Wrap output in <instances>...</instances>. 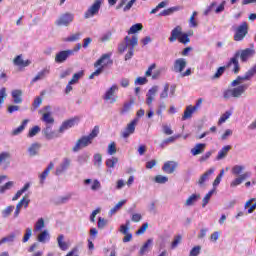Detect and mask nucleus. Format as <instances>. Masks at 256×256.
I'll return each instance as SVG.
<instances>
[{
	"instance_id": "72a5a7b5",
	"label": "nucleus",
	"mask_w": 256,
	"mask_h": 256,
	"mask_svg": "<svg viewBox=\"0 0 256 256\" xmlns=\"http://www.w3.org/2000/svg\"><path fill=\"white\" fill-rule=\"evenodd\" d=\"M137 43V36H132V38H129V36L125 37V45L128 47V49H134V47H137Z\"/></svg>"
},
{
	"instance_id": "f704fd0d",
	"label": "nucleus",
	"mask_w": 256,
	"mask_h": 256,
	"mask_svg": "<svg viewBox=\"0 0 256 256\" xmlns=\"http://www.w3.org/2000/svg\"><path fill=\"white\" fill-rule=\"evenodd\" d=\"M79 39H81V32H76L63 38L62 41H64V43H75V41H79Z\"/></svg>"
},
{
	"instance_id": "1a4fd4ad",
	"label": "nucleus",
	"mask_w": 256,
	"mask_h": 256,
	"mask_svg": "<svg viewBox=\"0 0 256 256\" xmlns=\"http://www.w3.org/2000/svg\"><path fill=\"white\" fill-rule=\"evenodd\" d=\"M83 185L86 189H90V191H100L101 182L98 179H85L83 181Z\"/></svg>"
},
{
	"instance_id": "052dcab7",
	"label": "nucleus",
	"mask_w": 256,
	"mask_h": 256,
	"mask_svg": "<svg viewBox=\"0 0 256 256\" xmlns=\"http://www.w3.org/2000/svg\"><path fill=\"white\" fill-rule=\"evenodd\" d=\"M83 75H85V73L83 71H79L77 73H75L72 77V79L70 80V84H76L79 82V79H81V77H83Z\"/></svg>"
},
{
	"instance_id": "a211bd4d",
	"label": "nucleus",
	"mask_w": 256,
	"mask_h": 256,
	"mask_svg": "<svg viewBox=\"0 0 256 256\" xmlns=\"http://www.w3.org/2000/svg\"><path fill=\"white\" fill-rule=\"evenodd\" d=\"M43 135L46 137V139H57L59 137V133L55 130H53V127L51 125L47 124L46 127L43 129Z\"/></svg>"
},
{
	"instance_id": "ddd939ff",
	"label": "nucleus",
	"mask_w": 256,
	"mask_h": 256,
	"mask_svg": "<svg viewBox=\"0 0 256 256\" xmlns=\"http://www.w3.org/2000/svg\"><path fill=\"white\" fill-rule=\"evenodd\" d=\"M185 67H187V60L185 58H178L174 61L172 71L181 74L182 71H185Z\"/></svg>"
},
{
	"instance_id": "0eeeda50",
	"label": "nucleus",
	"mask_w": 256,
	"mask_h": 256,
	"mask_svg": "<svg viewBox=\"0 0 256 256\" xmlns=\"http://www.w3.org/2000/svg\"><path fill=\"white\" fill-rule=\"evenodd\" d=\"M73 19H75V15L71 13L62 14L56 21L55 25L58 27H69L71 23H73Z\"/></svg>"
},
{
	"instance_id": "3c124183",
	"label": "nucleus",
	"mask_w": 256,
	"mask_h": 256,
	"mask_svg": "<svg viewBox=\"0 0 256 256\" xmlns=\"http://www.w3.org/2000/svg\"><path fill=\"white\" fill-rule=\"evenodd\" d=\"M153 245V239H148L140 249V255H145L149 251V248Z\"/></svg>"
},
{
	"instance_id": "c03bdc74",
	"label": "nucleus",
	"mask_w": 256,
	"mask_h": 256,
	"mask_svg": "<svg viewBox=\"0 0 256 256\" xmlns=\"http://www.w3.org/2000/svg\"><path fill=\"white\" fill-rule=\"evenodd\" d=\"M181 8L179 6L171 7L166 10H163L159 15L160 17H167L169 15H173L175 11H179Z\"/></svg>"
},
{
	"instance_id": "aec40b11",
	"label": "nucleus",
	"mask_w": 256,
	"mask_h": 256,
	"mask_svg": "<svg viewBox=\"0 0 256 256\" xmlns=\"http://www.w3.org/2000/svg\"><path fill=\"white\" fill-rule=\"evenodd\" d=\"M13 63L16 67L23 69L25 67H29L31 65V60L23 59V55H18L14 58Z\"/></svg>"
},
{
	"instance_id": "dca6fc26",
	"label": "nucleus",
	"mask_w": 256,
	"mask_h": 256,
	"mask_svg": "<svg viewBox=\"0 0 256 256\" xmlns=\"http://www.w3.org/2000/svg\"><path fill=\"white\" fill-rule=\"evenodd\" d=\"M71 166V159L64 158L62 162L59 164L58 167H56L55 175H62V173H65Z\"/></svg>"
},
{
	"instance_id": "9d476101",
	"label": "nucleus",
	"mask_w": 256,
	"mask_h": 256,
	"mask_svg": "<svg viewBox=\"0 0 256 256\" xmlns=\"http://www.w3.org/2000/svg\"><path fill=\"white\" fill-rule=\"evenodd\" d=\"M75 125H79V118H71L66 120L61 124L58 133H65V131L75 127Z\"/></svg>"
},
{
	"instance_id": "37998d69",
	"label": "nucleus",
	"mask_w": 256,
	"mask_h": 256,
	"mask_svg": "<svg viewBox=\"0 0 256 256\" xmlns=\"http://www.w3.org/2000/svg\"><path fill=\"white\" fill-rule=\"evenodd\" d=\"M143 30V24L137 23L130 27L128 30V35H135V33H139V31Z\"/></svg>"
},
{
	"instance_id": "412c9836",
	"label": "nucleus",
	"mask_w": 256,
	"mask_h": 256,
	"mask_svg": "<svg viewBox=\"0 0 256 256\" xmlns=\"http://www.w3.org/2000/svg\"><path fill=\"white\" fill-rule=\"evenodd\" d=\"M214 173H215V168H210L202 176H200V178L198 179L199 187H205V183H207V181H209V178Z\"/></svg>"
},
{
	"instance_id": "f8f14e48",
	"label": "nucleus",
	"mask_w": 256,
	"mask_h": 256,
	"mask_svg": "<svg viewBox=\"0 0 256 256\" xmlns=\"http://www.w3.org/2000/svg\"><path fill=\"white\" fill-rule=\"evenodd\" d=\"M179 167V163L176 161H166L164 165L162 166V171L164 173H167V175H171L175 173L177 168Z\"/></svg>"
},
{
	"instance_id": "bb28decb",
	"label": "nucleus",
	"mask_w": 256,
	"mask_h": 256,
	"mask_svg": "<svg viewBox=\"0 0 256 256\" xmlns=\"http://www.w3.org/2000/svg\"><path fill=\"white\" fill-rule=\"evenodd\" d=\"M230 151H231L230 145H226V146L222 147V149H220L218 151V154L216 156V161H223V159H225L227 157V155H229Z\"/></svg>"
},
{
	"instance_id": "8fccbe9b",
	"label": "nucleus",
	"mask_w": 256,
	"mask_h": 256,
	"mask_svg": "<svg viewBox=\"0 0 256 256\" xmlns=\"http://www.w3.org/2000/svg\"><path fill=\"white\" fill-rule=\"evenodd\" d=\"M29 203H31V200L27 196H24L16 206L20 209H23V207L24 209H27L29 207Z\"/></svg>"
},
{
	"instance_id": "c85d7f7f",
	"label": "nucleus",
	"mask_w": 256,
	"mask_h": 256,
	"mask_svg": "<svg viewBox=\"0 0 256 256\" xmlns=\"http://www.w3.org/2000/svg\"><path fill=\"white\" fill-rule=\"evenodd\" d=\"M31 189V183L27 182L24 186L16 192V194L12 197V201H18L19 198L24 194L27 193Z\"/></svg>"
},
{
	"instance_id": "69168bd1",
	"label": "nucleus",
	"mask_w": 256,
	"mask_h": 256,
	"mask_svg": "<svg viewBox=\"0 0 256 256\" xmlns=\"http://www.w3.org/2000/svg\"><path fill=\"white\" fill-rule=\"evenodd\" d=\"M201 255V246H194L189 253V256H199Z\"/></svg>"
},
{
	"instance_id": "6ab92c4d",
	"label": "nucleus",
	"mask_w": 256,
	"mask_h": 256,
	"mask_svg": "<svg viewBox=\"0 0 256 256\" xmlns=\"http://www.w3.org/2000/svg\"><path fill=\"white\" fill-rule=\"evenodd\" d=\"M249 175H251V173L246 172V173L241 174L240 176H237L236 178H234L230 182L231 189H235L236 187H239V185H241L243 183V181H245V179H247L249 177Z\"/></svg>"
},
{
	"instance_id": "f3484780",
	"label": "nucleus",
	"mask_w": 256,
	"mask_h": 256,
	"mask_svg": "<svg viewBox=\"0 0 256 256\" xmlns=\"http://www.w3.org/2000/svg\"><path fill=\"white\" fill-rule=\"evenodd\" d=\"M73 55V51L71 50H63L56 54L55 61L56 63H65L67 61V58L71 57Z\"/></svg>"
},
{
	"instance_id": "393cba45",
	"label": "nucleus",
	"mask_w": 256,
	"mask_h": 256,
	"mask_svg": "<svg viewBox=\"0 0 256 256\" xmlns=\"http://www.w3.org/2000/svg\"><path fill=\"white\" fill-rule=\"evenodd\" d=\"M28 154L30 157H37V155H39V151H41V144L40 143H32L28 149Z\"/></svg>"
},
{
	"instance_id": "c9c22d12",
	"label": "nucleus",
	"mask_w": 256,
	"mask_h": 256,
	"mask_svg": "<svg viewBox=\"0 0 256 256\" xmlns=\"http://www.w3.org/2000/svg\"><path fill=\"white\" fill-rule=\"evenodd\" d=\"M57 243L61 251H67V249H69V244L65 242V236L63 234L58 236Z\"/></svg>"
},
{
	"instance_id": "13d9d810",
	"label": "nucleus",
	"mask_w": 256,
	"mask_h": 256,
	"mask_svg": "<svg viewBox=\"0 0 256 256\" xmlns=\"http://www.w3.org/2000/svg\"><path fill=\"white\" fill-rule=\"evenodd\" d=\"M167 109V104H165V102H160L158 104L157 110H156V115H158V117H162L163 116V111H165Z\"/></svg>"
},
{
	"instance_id": "e433bc0d",
	"label": "nucleus",
	"mask_w": 256,
	"mask_h": 256,
	"mask_svg": "<svg viewBox=\"0 0 256 256\" xmlns=\"http://www.w3.org/2000/svg\"><path fill=\"white\" fill-rule=\"evenodd\" d=\"M243 171H245V165L242 164H236L231 169V173L235 177H239L240 175H242L241 173H243Z\"/></svg>"
},
{
	"instance_id": "774afa93",
	"label": "nucleus",
	"mask_w": 256,
	"mask_h": 256,
	"mask_svg": "<svg viewBox=\"0 0 256 256\" xmlns=\"http://www.w3.org/2000/svg\"><path fill=\"white\" fill-rule=\"evenodd\" d=\"M162 132L164 135H173V129H171V126L167 124L162 125Z\"/></svg>"
},
{
	"instance_id": "7c9ffc66",
	"label": "nucleus",
	"mask_w": 256,
	"mask_h": 256,
	"mask_svg": "<svg viewBox=\"0 0 256 256\" xmlns=\"http://www.w3.org/2000/svg\"><path fill=\"white\" fill-rule=\"evenodd\" d=\"M16 239H17V233L11 232L7 236L0 239V247L1 245H5V243H15Z\"/></svg>"
},
{
	"instance_id": "338daca9",
	"label": "nucleus",
	"mask_w": 256,
	"mask_h": 256,
	"mask_svg": "<svg viewBox=\"0 0 256 256\" xmlns=\"http://www.w3.org/2000/svg\"><path fill=\"white\" fill-rule=\"evenodd\" d=\"M117 153V144L112 142L108 145V155H115Z\"/></svg>"
},
{
	"instance_id": "4468645a",
	"label": "nucleus",
	"mask_w": 256,
	"mask_h": 256,
	"mask_svg": "<svg viewBox=\"0 0 256 256\" xmlns=\"http://www.w3.org/2000/svg\"><path fill=\"white\" fill-rule=\"evenodd\" d=\"M111 63H113V61H111V55L104 54L95 62L94 67H100L103 70L104 67L111 65Z\"/></svg>"
},
{
	"instance_id": "de8ad7c7",
	"label": "nucleus",
	"mask_w": 256,
	"mask_h": 256,
	"mask_svg": "<svg viewBox=\"0 0 256 256\" xmlns=\"http://www.w3.org/2000/svg\"><path fill=\"white\" fill-rule=\"evenodd\" d=\"M233 115V112L228 110L224 114H222L218 120V125H223L230 117Z\"/></svg>"
},
{
	"instance_id": "a19ab883",
	"label": "nucleus",
	"mask_w": 256,
	"mask_h": 256,
	"mask_svg": "<svg viewBox=\"0 0 256 256\" xmlns=\"http://www.w3.org/2000/svg\"><path fill=\"white\" fill-rule=\"evenodd\" d=\"M15 187V182L8 181L4 185L0 186V193L3 195L4 193H7V191L13 189Z\"/></svg>"
},
{
	"instance_id": "473e14b6",
	"label": "nucleus",
	"mask_w": 256,
	"mask_h": 256,
	"mask_svg": "<svg viewBox=\"0 0 256 256\" xmlns=\"http://www.w3.org/2000/svg\"><path fill=\"white\" fill-rule=\"evenodd\" d=\"M195 111H197V108H194L192 105L187 106L182 116V121H187V119H191Z\"/></svg>"
},
{
	"instance_id": "f03ea898",
	"label": "nucleus",
	"mask_w": 256,
	"mask_h": 256,
	"mask_svg": "<svg viewBox=\"0 0 256 256\" xmlns=\"http://www.w3.org/2000/svg\"><path fill=\"white\" fill-rule=\"evenodd\" d=\"M99 135V127L95 126L90 134L82 136L80 139L77 140L76 144L73 147L74 153L77 151H81V149H85V147H89L92 145L93 139H95Z\"/></svg>"
},
{
	"instance_id": "c756f323",
	"label": "nucleus",
	"mask_w": 256,
	"mask_h": 256,
	"mask_svg": "<svg viewBox=\"0 0 256 256\" xmlns=\"http://www.w3.org/2000/svg\"><path fill=\"white\" fill-rule=\"evenodd\" d=\"M13 102L16 104L23 103V90L16 89L11 92Z\"/></svg>"
},
{
	"instance_id": "5fc2aeb1",
	"label": "nucleus",
	"mask_w": 256,
	"mask_h": 256,
	"mask_svg": "<svg viewBox=\"0 0 256 256\" xmlns=\"http://www.w3.org/2000/svg\"><path fill=\"white\" fill-rule=\"evenodd\" d=\"M155 183H158L159 185H165L169 181V177L164 175H156L154 177Z\"/></svg>"
},
{
	"instance_id": "bf43d9fd",
	"label": "nucleus",
	"mask_w": 256,
	"mask_h": 256,
	"mask_svg": "<svg viewBox=\"0 0 256 256\" xmlns=\"http://www.w3.org/2000/svg\"><path fill=\"white\" fill-rule=\"evenodd\" d=\"M5 99H7V88L3 87L0 89V109L3 107Z\"/></svg>"
},
{
	"instance_id": "49530a36",
	"label": "nucleus",
	"mask_w": 256,
	"mask_h": 256,
	"mask_svg": "<svg viewBox=\"0 0 256 256\" xmlns=\"http://www.w3.org/2000/svg\"><path fill=\"white\" fill-rule=\"evenodd\" d=\"M94 167L100 169L101 165H103V156L99 153L94 154Z\"/></svg>"
},
{
	"instance_id": "a878e982",
	"label": "nucleus",
	"mask_w": 256,
	"mask_h": 256,
	"mask_svg": "<svg viewBox=\"0 0 256 256\" xmlns=\"http://www.w3.org/2000/svg\"><path fill=\"white\" fill-rule=\"evenodd\" d=\"M183 34V28L181 26H176L172 31L171 35L169 37L170 43H174V41H177Z\"/></svg>"
},
{
	"instance_id": "e2e57ef3",
	"label": "nucleus",
	"mask_w": 256,
	"mask_h": 256,
	"mask_svg": "<svg viewBox=\"0 0 256 256\" xmlns=\"http://www.w3.org/2000/svg\"><path fill=\"white\" fill-rule=\"evenodd\" d=\"M38 133H41V127L33 126L28 132V137H35V135H38Z\"/></svg>"
},
{
	"instance_id": "6e6d98bb",
	"label": "nucleus",
	"mask_w": 256,
	"mask_h": 256,
	"mask_svg": "<svg viewBox=\"0 0 256 256\" xmlns=\"http://www.w3.org/2000/svg\"><path fill=\"white\" fill-rule=\"evenodd\" d=\"M13 211H15V206H13V205L7 206L1 212L2 217H4V218L9 217L13 213Z\"/></svg>"
},
{
	"instance_id": "423d86ee",
	"label": "nucleus",
	"mask_w": 256,
	"mask_h": 256,
	"mask_svg": "<svg viewBox=\"0 0 256 256\" xmlns=\"http://www.w3.org/2000/svg\"><path fill=\"white\" fill-rule=\"evenodd\" d=\"M248 31L249 25H247V22H242L235 30L234 41H243L247 36Z\"/></svg>"
},
{
	"instance_id": "7ed1b4c3",
	"label": "nucleus",
	"mask_w": 256,
	"mask_h": 256,
	"mask_svg": "<svg viewBox=\"0 0 256 256\" xmlns=\"http://www.w3.org/2000/svg\"><path fill=\"white\" fill-rule=\"evenodd\" d=\"M38 113L41 115V121L46 123V125H53V123H55V118H53V108L51 106H44Z\"/></svg>"
},
{
	"instance_id": "b1692460",
	"label": "nucleus",
	"mask_w": 256,
	"mask_h": 256,
	"mask_svg": "<svg viewBox=\"0 0 256 256\" xmlns=\"http://www.w3.org/2000/svg\"><path fill=\"white\" fill-rule=\"evenodd\" d=\"M256 75V66L254 65L250 68L243 76H238V81H250Z\"/></svg>"
},
{
	"instance_id": "4d7b16f0",
	"label": "nucleus",
	"mask_w": 256,
	"mask_h": 256,
	"mask_svg": "<svg viewBox=\"0 0 256 256\" xmlns=\"http://www.w3.org/2000/svg\"><path fill=\"white\" fill-rule=\"evenodd\" d=\"M167 5H169V1L160 2L154 9L151 10V15H155V13H157V11H159L160 9H165Z\"/></svg>"
},
{
	"instance_id": "9b49d317",
	"label": "nucleus",
	"mask_w": 256,
	"mask_h": 256,
	"mask_svg": "<svg viewBox=\"0 0 256 256\" xmlns=\"http://www.w3.org/2000/svg\"><path fill=\"white\" fill-rule=\"evenodd\" d=\"M137 123H139V118L133 119L127 127L122 132V137L124 139H127L130 135H133L135 133V127H137Z\"/></svg>"
},
{
	"instance_id": "6e6552de",
	"label": "nucleus",
	"mask_w": 256,
	"mask_h": 256,
	"mask_svg": "<svg viewBox=\"0 0 256 256\" xmlns=\"http://www.w3.org/2000/svg\"><path fill=\"white\" fill-rule=\"evenodd\" d=\"M239 56H240L241 61L243 63H246V61H249V59H251V57L255 56V49L247 48V49L241 50L235 54L236 58Z\"/></svg>"
},
{
	"instance_id": "a18cd8bd",
	"label": "nucleus",
	"mask_w": 256,
	"mask_h": 256,
	"mask_svg": "<svg viewBox=\"0 0 256 256\" xmlns=\"http://www.w3.org/2000/svg\"><path fill=\"white\" fill-rule=\"evenodd\" d=\"M27 123H29V120H24L18 128L12 131V135H21V133L25 131V128L27 127Z\"/></svg>"
},
{
	"instance_id": "09e8293b",
	"label": "nucleus",
	"mask_w": 256,
	"mask_h": 256,
	"mask_svg": "<svg viewBox=\"0 0 256 256\" xmlns=\"http://www.w3.org/2000/svg\"><path fill=\"white\" fill-rule=\"evenodd\" d=\"M213 193H215V190H210L202 199V207L205 208L207 205H209V202L211 201V197H213Z\"/></svg>"
},
{
	"instance_id": "680f3d73",
	"label": "nucleus",
	"mask_w": 256,
	"mask_h": 256,
	"mask_svg": "<svg viewBox=\"0 0 256 256\" xmlns=\"http://www.w3.org/2000/svg\"><path fill=\"white\" fill-rule=\"evenodd\" d=\"M32 235H33V230L31 228H26L23 239H22V243H27V241L31 239Z\"/></svg>"
},
{
	"instance_id": "39448f33",
	"label": "nucleus",
	"mask_w": 256,
	"mask_h": 256,
	"mask_svg": "<svg viewBox=\"0 0 256 256\" xmlns=\"http://www.w3.org/2000/svg\"><path fill=\"white\" fill-rule=\"evenodd\" d=\"M117 91H119V86L117 84H114L110 88H108L103 95L104 101H106V103H109L110 105H113V103H117Z\"/></svg>"
},
{
	"instance_id": "2eb2a0df",
	"label": "nucleus",
	"mask_w": 256,
	"mask_h": 256,
	"mask_svg": "<svg viewBox=\"0 0 256 256\" xmlns=\"http://www.w3.org/2000/svg\"><path fill=\"white\" fill-rule=\"evenodd\" d=\"M201 199V194L193 193L184 202V207H195L199 200Z\"/></svg>"
},
{
	"instance_id": "0e129e2a",
	"label": "nucleus",
	"mask_w": 256,
	"mask_h": 256,
	"mask_svg": "<svg viewBox=\"0 0 256 256\" xmlns=\"http://www.w3.org/2000/svg\"><path fill=\"white\" fill-rule=\"evenodd\" d=\"M108 224H109V220L103 217L98 218V223H97L98 229H103L104 227H107Z\"/></svg>"
},
{
	"instance_id": "4be33fe9",
	"label": "nucleus",
	"mask_w": 256,
	"mask_h": 256,
	"mask_svg": "<svg viewBox=\"0 0 256 256\" xmlns=\"http://www.w3.org/2000/svg\"><path fill=\"white\" fill-rule=\"evenodd\" d=\"M206 148H207V144L197 143L194 145L193 148H191L190 153L191 155H193V157H197V155H202V153H205Z\"/></svg>"
},
{
	"instance_id": "5701e85b",
	"label": "nucleus",
	"mask_w": 256,
	"mask_h": 256,
	"mask_svg": "<svg viewBox=\"0 0 256 256\" xmlns=\"http://www.w3.org/2000/svg\"><path fill=\"white\" fill-rule=\"evenodd\" d=\"M256 75V66L254 65L250 68L243 76H238V81H250Z\"/></svg>"
},
{
	"instance_id": "864d4df0",
	"label": "nucleus",
	"mask_w": 256,
	"mask_h": 256,
	"mask_svg": "<svg viewBox=\"0 0 256 256\" xmlns=\"http://www.w3.org/2000/svg\"><path fill=\"white\" fill-rule=\"evenodd\" d=\"M119 163V158L117 157H112L106 160V167L109 169H115V165Z\"/></svg>"
},
{
	"instance_id": "58836bf2",
	"label": "nucleus",
	"mask_w": 256,
	"mask_h": 256,
	"mask_svg": "<svg viewBox=\"0 0 256 256\" xmlns=\"http://www.w3.org/2000/svg\"><path fill=\"white\" fill-rule=\"evenodd\" d=\"M127 203V200H121L119 201L110 211H109V215L110 217H113V215H115V213H117L118 211H121V208L123 207V205H125Z\"/></svg>"
},
{
	"instance_id": "2f4dec72",
	"label": "nucleus",
	"mask_w": 256,
	"mask_h": 256,
	"mask_svg": "<svg viewBox=\"0 0 256 256\" xmlns=\"http://www.w3.org/2000/svg\"><path fill=\"white\" fill-rule=\"evenodd\" d=\"M227 67H232L233 73L237 74L240 71L239 60H237L236 56L232 57L227 64Z\"/></svg>"
},
{
	"instance_id": "79ce46f5",
	"label": "nucleus",
	"mask_w": 256,
	"mask_h": 256,
	"mask_svg": "<svg viewBox=\"0 0 256 256\" xmlns=\"http://www.w3.org/2000/svg\"><path fill=\"white\" fill-rule=\"evenodd\" d=\"M49 75V69L45 68L38 72V74L33 78V82L41 81V79H45Z\"/></svg>"
},
{
	"instance_id": "cd10ccee",
	"label": "nucleus",
	"mask_w": 256,
	"mask_h": 256,
	"mask_svg": "<svg viewBox=\"0 0 256 256\" xmlns=\"http://www.w3.org/2000/svg\"><path fill=\"white\" fill-rule=\"evenodd\" d=\"M37 241L39 243H49V241H51V234H49V230L41 231L37 236Z\"/></svg>"
},
{
	"instance_id": "20e7f679",
	"label": "nucleus",
	"mask_w": 256,
	"mask_h": 256,
	"mask_svg": "<svg viewBox=\"0 0 256 256\" xmlns=\"http://www.w3.org/2000/svg\"><path fill=\"white\" fill-rule=\"evenodd\" d=\"M101 5H103V0H95L84 12V19H93V17L99 15Z\"/></svg>"
},
{
	"instance_id": "4c0bfd02",
	"label": "nucleus",
	"mask_w": 256,
	"mask_h": 256,
	"mask_svg": "<svg viewBox=\"0 0 256 256\" xmlns=\"http://www.w3.org/2000/svg\"><path fill=\"white\" fill-rule=\"evenodd\" d=\"M55 167V164L53 162H50V164L47 166V168L43 171V173L40 175V183H45V179L49 176L50 171Z\"/></svg>"
},
{
	"instance_id": "603ef678",
	"label": "nucleus",
	"mask_w": 256,
	"mask_h": 256,
	"mask_svg": "<svg viewBox=\"0 0 256 256\" xmlns=\"http://www.w3.org/2000/svg\"><path fill=\"white\" fill-rule=\"evenodd\" d=\"M253 201H255V198L248 200L244 205V208L248 209L249 214L253 213V211L256 209V203L252 204Z\"/></svg>"
},
{
	"instance_id": "f257e3e1",
	"label": "nucleus",
	"mask_w": 256,
	"mask_h": 256,
	"mask_svg": "<svg viewBox=\"0 0 256 256\" xmlns=\"http://www.w3.org/2000/svg\"><path fill=\"white\" fill-rule=\"evenodd\" d=\"M231 86L234 87L232 89H228L224 92L225 99H231V97L239 98L247 89H249V84L243 82V80L239 81V78H236L232 81Z\"/></svg>"
},
{
	"instance_id": "ea45409f",
	"label": "nucleus",
	"mask_w": 256,
	"mask_h": 256,
	"mask_svg": "<svg viewBox=\"0 0 256 256\" xmlns=\"http://www.w3.org/2000/svg\"><path fill=\"white\" fill-rule=\"evenodd\" d=\"M45 229V219L39 218L34 224V232L39 233V231H43Z\"/></svg>"
}]
</instances>
